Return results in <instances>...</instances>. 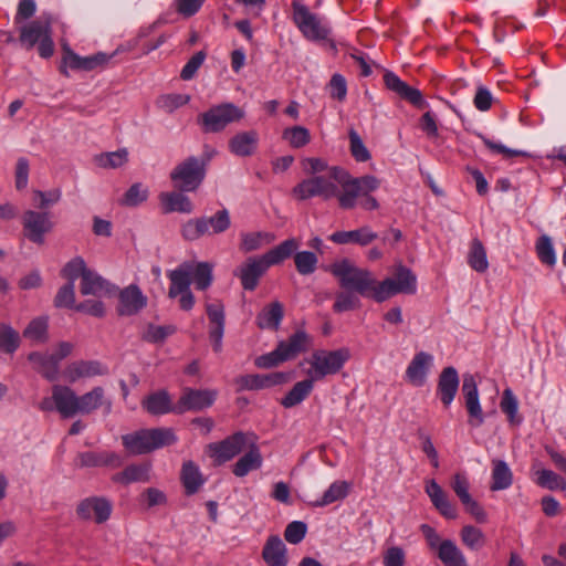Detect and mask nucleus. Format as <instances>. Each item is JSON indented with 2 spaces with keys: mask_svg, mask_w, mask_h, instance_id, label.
Listing matches in <instances>:
<instances>
[{
  "mask_svg": "<svg viewBox=\"0 0 566 566\" xmlns=\"http://www.w3.org/2000/svg\"><path fill=\"white\" fill-rule=\"evenodd\" d=\"M329 272L338 280L342 289L354 290L358 295L377 303L399 293L413 294L417 290L416 275L403 265L397 266L395 279L387 277L381 282L369 270L356 266L349 259L332 263Z\"/></svg>",
  "mask_w": 566,
  "mask_h": 566,
  "instance_id": "f257e3e1",
  "label": "nucleus"
},
{
  "mask_svg": "<svg viewBox=\"0 0 566 566\" xmlns=\"http://www.w3.org/2000/svg\"><path fill=\"white\" fill-rule=\"evenodd\" d=\"M331 177L343 188V192L338 196V205L342 209L352 210L357 205L368 211L379 208L377 199L370 195L380 186L377 177L373 175L352 177L347 170L338 166L331 167Z\"/></svg>",
  "mask_w": 566,
  "mask_h": 566,
  "instance_id": "f03ea898",
  "label": "nucleus"
},
{
  "mask_svg": "<svg viewBox=\"0 0 566 566\" xmlns=\"http://www.w3.org/2000/svg\"><path fill=\"white\" fill-rule=\"evenodd\" d=\"M298 249L296 239H287L261 256H251L235 269L233 275L240 279L241 285L245 291H254L259 285L260 279L266 273L270 266L280 264L293 255Z\"/></svg>",
  "mask_w": 566,
  "mask_h": 566,
  "instance_id": "7ed1b4c3",
  "label": "nucleus"
},
{
  "mask_svg": "<svg viewBox=\"0 0 566 566\" xmlns=\"http://www.w3.org/2000/svg\"><path fill=\"white\" fill-rule=\"evenodd\" d=\"M177 440L174 429L165 427L139 429L122 436V444L132 455L151 453L175 444Z\"/></svg>",
  "mask_w": 566,
  "mask_h": 566,
  "instance_id": "20e7f679",
  "label": "nucleus"
},
{
  "mask_svg": "<svg viewBox=\"0 0 566 566\" xmlns=\"http://www.w3.org/2000/svg\"><path fill=\"white\" fill-rule=\"evenodd\" d=\"M231 227L228 209L222 208L212 216L189 219L181 226V235L186 241H196L202 237H212L226 232Z\"/></svg>",
  "mask_w": 566,
  "mask_h": 566,
  "instance_id": "39448f33",
  "label": "nucleus"
},
{
  "mask_svg": "<svg viewBox=\"0 0 566 566\" xmlns=\"http://www.w3.org/2000/svg\"><path fill=\"white\" fill-rule=\"evenodd\" d=\"M292 20L306 40L332 41V29L324 17L313 13L307 6L296 0L292 2Z\"/></svg>",
  "mask_w": 566,
  "mask_h": 566,
  "instance_id": "423d86ee",
  "label": "nucleus"
},
{
  "mask_svg": "<svg viewBox=\"0 0 566 566\" xmlns=\"http://www.w3.org/2000/svg\"><path fill=\"white\" fill-rule=\"evenodd\" d=\"M210 158L211 155L206 158L190 156L179 163L170 172L175 188L180 191H196L205 180Z\"/></svg>",
  "mask_w": 566,
  "mask_h": 566,
  "instance_id": "0eeeda50",
  "label": "nucleus"
},
{
  "mask_svg": "<svg viewBox=\"0 0 566 566\" xmlns=\"http://www.w3.org/2000/svg\"><path fill=\"white\" fill-rule=\"evenodd\" d=\"M244 115V111L235 104L221 103L201 113L197 123L205 134H216L224 130L230 124L240 122Z\"/></svg>",
  "mask_w": 566,
  "mask_h": 566,
  "instance_id": "6e6552de",
  "label": "nucleus"
},
{
  "mask_svg": "<svg viewBox=\"0 0 566 566\" xmlns=\"http://www.w3.org/2000/svg\"><path fill=\"white\" fill-rule=\"evenodd\" d=\"M349 358V350L345 347L335 350H315L311 356V368L306 374L314 381L322 380L328 375L337 374Z\"/></svg>",
  "mask_w": 566,
  "mask_h": 566,
  "instance_id": "1a4fd4ad",
  "label": "nucleus"
},
{
  "mask_svg": "<svg viewBox=\"0 0 566 566\" xmlns=\"http://www.w3.org/2000/svg\"><path fill=\"white\" fill-rule=\"evenodd\" d=\"M336 180L331 177V168L328 169V177L314 176L298 182L293 188V195L300 200H307L313 197H321L324 200H329L340 195Z\"/></svg>",
  "mask_w": 566,
  "mask_h": 566,
  "instance_id": "9d476101",
  "label": "nucleus"
},
{
  "mask_svg": "<svg viewBox=\"0 0 566 566\" xmlns=\"http://www.w3.org/2000/svg\"><path fill=\"white\" fill-rule=\"evenodd\" d=\"M252 438H254L253 433L238 431L222 441L209 443L207 446V452L209 457L213 459L214 464L221 465L232 460L247 448V444Z\"/></svg>",
  "mask_w": 566,
  "mask_h": 566,
  "instance_id": "9b49d317",
  "label": "nucleus"
},
{
  "mask_svg": "<svg viewBox=\"0 0 566 566\" xmlns=\"http://www.w3.org/2000/svg\"><path fill=\"white\" fill-rule=\"evenodd\" d=\"M23 234L32 243L42 245L45 235L54 229V222L48 211L27 210L22 217Z\"/></svg>",
  "mask_w": 566,
  "mask_h": 566,
  "instance_id": "f8f14e48",
  "label": "nucleus"
},
{
  "mask_svg": "<svg viewBox=\"0 0 566 566\" xmlns=\"http://www.w3.org/2000/svg\"><path fill=\"white\" fill-rule=\"evenodd\" d=\"M112 502L105 496H88L81 500L76 506V515L82 521H94L103 524L111 517Z\"/></svg>",
  "mask_w": 566,
  "mask_h": 566,
  "instance_id": "ddd939ff",
  "label": "nucleus"
},
{
  "mask_svg": "<svg viewBox=\"0 0 566 566\" xmlns=\"http://www.w3.org/2000/svg\"><path fill=\"white\" fill-rule=\"evenodd\" d=\"M461 390L469 416L468 424L472 428L481 427L484 423V413L480 403L478 384L473 375H463Z\"/></svg>",
  "mask_w": 566,
  "mask_h": 566,
  "instance_id": "4468645a",
  "label": "nucleus"
},
{
  "mask_svg": "<svg viewBox=\"0 0 566 566\" xmlns=\"http://www.w3.org/2000/svg\"><path fill=\"white\" fill-rule=\"evenodd\" d=\"M52 22L51 14L43 13L36 20L23 25L19 36L21 45L27 50L33 49L35 44L52 33Z\"/></svg>",
  "mask_w": 566,
  "mask_h": 566,
  "instance_id": "2eb2a0df",
  "label": "nucleus"
},
{
  "mask_svg": "<svg viewBox=\"0 0 566 566\" xmlns=\"http://www.w3.org/2000/svg\"><path fill=\"white\" fill-rule=\"evenodd\" d=\"M290 379L289 373L275 371L268 375H242L235 378L237 391L261 390L285 384Z\"/></svg>",
  "mask_w": 566,
  "mask_h": 566,
  "instance_id": "dca6fc26",
  "label": "nucleus"
},
{
  "mask_svg": "<svg viewBox=\"0 0 566 566\" xmlns=\"http://www.w3.org/2000/svg\"><path fill=\"white\" fill-rule=\"evenodd\" d=\"M188 272L187 279L190 285L193 283L195 287L199 291L208 290L213 282V268L208 262H191L185 261L180 263L175 270L169 272Z\"/></svg>",
  "mask_w": 566,
  "mask_h": 566,
  "instance_id": "f3484780",
  "label": "nucleus"
},
{
  "mask_svg": "<svg viewBox=\"0 0 566 566\" xmlns=\"http://www.w3.org/2000/svg\"><path fill=\"white\" fill-rule=\"evenodd\" d=\"M217 390L187 388L176 405V413L187 410H202L213 405Z\"/></svg>",
  "mask_w": 566,
  "mask_h": 566,
  "instance_id": "a211bd4d",
  "label": "nucleus"
},
{
  "mask_svg": "<svg viewBox=\"0 0 566 566\" xmlns=\"http://www.w3.org/2000/svg\"><path fill=\"white\" fill-rule=\"evenodd\" d=\"M186 271L181 272H167V276L170 281L168 290L169 298H176L179 296V307L182 311H191L195 306V295L190 290V282L187 279Z\"/></svg>",
  "mask_w": 566,
  "mask_h": 566,
  "instance_id": "6ab92c4d",
  "label": "nucleus"
},
{
  "mask_svg": "<svg viewBox=\"0 0 566 566\" xmlns=\"http://www.w3.org/2000/svg\"><path fill=\"white\" fill-rule=\"evenodd\" d=\"M123 463L124 460L122 455L107 450L80 452L75 459V465L78 468L117 469L122 467Z\"/></svg>",
  "mask_w": 566,
  "mask_h": 566,
  "instance_id": "aec40b11",
  "label": "nucleus"
},
{
  "mask_svg": "<svg viewBox=\"0 0 566 566\" xmlns=\"http://www.w3.org/2000/svg\"><path fill=\"white\" fill-rule=\"evenodd\" d=\"M107 374V366L98 360H75L70 363L63 370L65 380L71 384L82 378L104 376Z\"/></svg>",
  "mask_w": 566,
  "mask_h": 566,
  "instance_id": "412c9836",
  "label": "nucleus"
},
{
  "mask_svg": "<svg viewBox=\"0 0 566 566\" xmlns=\"http://www.w3.org/2000/svg\"><path fill=\"white\" fill-rule=\"evenodd\" d=\"M147 305V297L136 284H130L118 294L117 313L120 316H132L139 313Z\"/></svg>",
  "mask_w": 566,
  "mask_h": 566,
  "instance_id": "4be33fe9",
  "label": "nucleus"
},
{
  "mask_svg": "<svg viewBox=\"0 0 566 566\" xmlns=\"http://www.w3.org/2000/svg\"><path fill=\"white\" fill-rule=\"evenodd\" d=\"M460 385L458 370L453 366L444 367L438 376L437 396L444 408L453 402Z\"/></svg>",
  "mask_w": 566,
  "mask_h": 566,
  "instance_id": "5701e85b",
  "label": "nucleus"
},
{
  "mask_svg": "<svg viewBox=\"0 0 566 566\" xmlns=\"http://www.w3.org/2000/svg\"><path fill=\"white\" fill-rule=\"evenodd\" d=\"M206 312L209 318V337L216 353L222 349V338L226 326L224 306L221 302L206 304Z\"/></svg>",
  "mask_w": 566,
  "mask_h": 566,
  "instance_id": "b1692460",
  "label": "nucleus"
},
{
  "mask_svg": "<svg viewBox=\"0 0 566 566\" xmlns=\"http://www.w3.org/2000/svg\"><path fill=\"white\" fill-rule=\"evenodd\" d=\"M384 82L388 90L395 92L399 97L406 99L413 106L422 108L426 105L421 92L401 81L394 72L386 71L384 74Z\"/></svg>",
  "mask_w": 566,
  "mask_h": 566,
  "instance_id": "393cba45",
  "label": "nucleus"
},
{
  "mask_svg": "<svg viewBox=\"0 0 566 566\" xmlns=\"http://www.w3.org/2000/svg\"><path fill=\"white\" fill-rule=\"evenodd\" d=\"M52 399L55 410L62 418H72L78 413L77 396L73 389L67 386L54 385L52 388Z\"/></svg>",
  "mask_w": 566,
  "mask_h": 566,
  "instance_id": "a878e982",
  "label": "nucleus"
},
{
  "mask_svg": "<svg viewBox=\"0 0 566 566\" xmlns=\"http://www.w3.org/2000/svg\"><path fill=\"white\" fill-rule=\"evenodd\" d=\"M433 364V356L427 352L417 353L406 369V379L416 387L427 381L428 373Z\"/></svg>",
  "mask_w": 566,
  "mask_h": 566,
  "instance_id": "bb28decb",
  "label": "nucleus"
},
{
  "mask_svg": "<svg viewBox=\"0 0 566 566\" xmlns=\"http://www.w3.org/2000/svg\"><path fill=\"white\" fill-rule=\"evenodd\" d=\"M378 238L370 227L364 226L349 231H336L329 235V240L336 244H357L366 247Z\"/></svg>",
  "mask_w": 566,
  "mask_h": 566,
  "instance_id": "cd10ccee",
  "label": "nucleus"
},
{
  "mask_svg": "<svg viewBox=\"0 0 566 566\" xmlns=\"http://www.w3.org/2000/svg\"><path fill=\"white\" fill-rule=\"evenodd\" d=\"M248 452L243 454L233 465L232 472L235 476L243 478L250 471L258 470L262 467L263 458L259 446L256 444V437L252 438L247 444Z\"/></svg>",
  "mask_w": 566,
  "mask_h": 566,
  "instance_id": "c85d7f7f",
  "label": "nucleus"
},
{
  "mask_svg": "<svg viewBox=\"0 0 566 566\" xmlns=\"http://www.w3.org/2000/svg\"><path fill=\"white\" fill-rule=\"evenodd\" d=\"M426 493L430 497L433 506L439 511V513L448 520H454L458 516L457 509L449 501L447 493L436 482V480H430L426 485Z\"/></svg>",
  "mask_w": 566,
  "mask_h": 566,
  "instance_id": "c756f323",
  "label": "nucleus"
},
{
  "mask_svg": "<svg viewBox=\"0 0 566 566\" xmlns=\"http://www.w3.org/2000/svg\"><path fill=\"white\" fill-rule=\"evenodd\" d=\"M308 346V335L305 331H296L286 340H281L276 349L284 361L294 359L304 353Z\"/></svg>",
  "mask_w": 566,
  "mask_h": 566,
  "instance_id": "7c9ffc66",
  "label": "nucleus"
},
{
  "mask_svg": "<svg viewBox=\"0 0 566 566\" xmlns=\"http://www.w3.org/2000/svg\"><path fill=\"white\" fill-rule=\"evenodd\" d=\"M308 346V335L305 331H296L286 340H281L276 349L284 361L294 359L304 353Z\"/></svg>",
  "mask_w": 566,
  "mask_h": 566,
  "instance_id": "2f4dec72",
  "label": "nucleus"
},
{
  "mask_svg": "<svg viewBox=\"0 0 566 566\" xmlns=\"http://www.w3.org/2000/svg\"><path fill=\"white\" fill-rule=\"evenodd\" d=\"M262 558L268 566H286V546L277 535H271L268 537L263 549Z\"/></svg>",
  "mask_w": 566,
  "mask_h": 566,
  "instance_id": "473e14b6",
  "label": "nucleus"
},
{
  "mask_svg": "<svg viewBox=\"0 0 566 566\" xmlns=\"http://www.w3.org/2000/svg\"><path fill=\"white\" fill-rule=\"evenodd\" d=\"M258 142L259 135L255 130L241 132L229 140V150L238 157H249L255 153Z\"/></svg>",
  "mask_w": 566,
  "mask_h": 566,
  "instance_id": "72a5a7b5",
  "label": "nucleus"
},
{
  "mask_svg": "<svg viewBox=\"0 0 566 566\" xmlns=\"http://www.w3.org/2000/svg\"><path fill=\"white\" fill-rule=\"evenodd\" d=\"M284 317L283 304L279 301L271 302L256 315L255 323L261 329L277 331Z\"/></svg>",
  "mask_w": 566,
  "mask_h": 566,
  "instance_id": "f704fd0d",
  "label": "nucleus"
},
{
  "mask_svg": "<svg viewBox=\"0 0 566 566\" xmlns=\"http://www.w3.org/2000/svg\"><path fill=\"white\" fill-rule=\"evenodd\" d=\"M184 192L185 191L178 190L160 193L159 200L164 213H191L193 211V205L191 200L186 195H184Z\"/></svg>",
  "mask_w": 566,
  "mask_h": 566,
  "instance_id": "c9c22d12",
  "label": "nucleus"
},
{
  "mask_svg": "<svg viewBox=\"0 0 566 566\" xmlns=\"http://www.w3.org/2000/svg\"><path fill=\"white\" fill-rule=\"evenodd\" d=\"M180 481L185 488L186 495L196 494L205 484L203 478L199 467L191 460L185 461L180 471Z\"/></svg>",
  "mask_w": 566,
  "mask_h": 566,
  "instance_id": "e433bc0d",
  "label": "nucleus"
},
{
  "mask_svg": "<svg viewBox=\"0 0 566 566\" xmlns=\"http://www.w3.org/2000/svg\"><path fill=\"white\" fill-rule=\"evenodd\" d=\"M142 406L148 413L154 416L176 412V407L172 406L170 396L166 390H158L148 395L142 401Z\"/></svg>",
  "mask_w": 566,
  "mask_h": 566,
  "instance_id": "4c0bfd02",
  "label": "nucleus"
},
{
  "mask_svg": "<svg viewBox=\"0 0 566 566\" xmlns=\"http://www.w3.org/2000/svg\"><path fill=\"white\" fill-rule=\"evenodd\" d=\"M111 284L93 270L84 273L80 284V292L82 295L102 296L103 294L111 293Z\"/></svg>",
  "mask_w": 566,
  "mask_h": 566,
  "instance_id": "58836bf2",
  "label": "nucleus"
},
{
  "mask_svg": "<svg viewBox=\"0 0 566 566\" xmlns=\"http://www.w3.org/2000/svg\"><path fill=\"white\" fill-rule=\"evenodd\" d=\"M437 556L444 566H468L462 551L452 539L441 542Z\"/></svg>",
  "mask_w": 566,
  "mask_h": 566,
  "instance_id": "ea45409f",
  "label": "nucleus"
},
{
  "mask_svg": "<svg viewBox=\"0 0 566 566\" xmlns=\"http://www.w3.org/2000/svg\"><path fill=\"white\" fill-rule=\"evenodd\" d=\"M29 360L34 364L36 370L46 379L55 380L57 378L60 363L51 354L31 353Z\"/></svg>",
  "mask_w": 566,
  "mask_h": 566,
  "instance_id": "a19ab883",
  "label": "nucleus"
},
{
  "mask_svg": "<svg viewBox=\"0 0 566 566\" xmlns=\"http://www.w3.org/2000/svg\"><path fill=\"white\" fill-rule=\"evenodd\" d=\"M350 484L346 481H335L324 492L323 496L310 502L313 507H324L334 502L344 500L349 493Z\"/></svg>",
  "mask_w": 566,
  "mask_h": 566,
  "instance_id": "79ce46f5",
  "label": "nucleus"
},
{
  "mask_svg": "<svg viewBox=\"0 0 566 566\" xmlns=\"http://www.w3.org/2000/svg\"><path fill=\"white\" fill-rule=\"evenodd\" d=\"M314 380L307 376L306 379L296 382L292 389L282 398L281 405L284 408H293L305 400L312 392Z\"/></svg>",
  "mask_w": 566,
  "mask_h": 566,
  "instance_id": "37998d69",
  "label": "nucleus"
},
{
  "mask_svg": "<svg viewBox=\"0 0 566 566\" xmlns=\"http://www.w3.org/2000/svg\"><path fill=\"white\" fill-rule=\"evenodd\" d=\"M149 471L150 467L147 464H130L115 474L112 480L125 485L135 482H148L150 480Z\"/></svg>",
  "mask_w": 566,
  "mask_h": 566,
  "instance_id": "c03bdc74",
  "label": "nucleus"
},
{
  "mask_svg": "<svg viewBox=\"0 0 566 566\" xmlns=\"http://www.w3.org/2000/svg\"><path fill=\"white\" fill-rule=\"evenodd\" d=\"M492 464V483L490 489L492 491L509 489L513 483V474L507 463L503 460H493Z\"/></svg>",
  "mask_w": 566,
  "mask_h": 566,
  "instance_id": "a18cd8bd",
  "label": "nucleus"
},
{
  "mask_svg": "<svg viewBox=\"0 0 566 566\" xmlns=\"http://www.w3.org/2000/svg\"><path fill=\"white\" fill-rule=\"evenodd\" d=\"M240 237V250L244 253L259 250L263 244H269L275 239L273 233L262 231L242 232Z\"/></svg>",
  "mask_w": 566,
  "mask_h": 566,
  "instance_id": "49530a36",
  "label": "nucleus"
},
{
  "mask_svg": "<svg viewBox=\"0 0 566 566\" xmlns=\"http://www.w3.org/2000/svg\"><path fill=\"white\" fill-rule=\"evenodd\" d=\"M468 264L479 273H484L489 269L486 250L482 241L478 238H474L471 242L470 251L468 253Z\"/></svg>",
  "mask_w": 566,
  "mask_h": 566,
  "instance_id": "de8ad7c7",
  "label": "nucleus"
},
{
  "mask_svg": "<svg viewBox=\"0 0 566 566\" xmlns=\"http://www.w3.org/2000/svg\"><path fill=\"white\" fill-rule=\"evenodd\" d=\"M77 399L78 413H91L103 405L104 389L102 387H94L91 391L77 396Z\"/></svg>",
  "mask_w": 566,
  "mask_h": 566,
  "instance_id": "09e8293b",
  "label": "nucleus"
},
{
  "mask_svg": "<svg viewBox=\"0 0 566 566\" xmlns=\"http://www.w3.org/2000/svg\"><path fill=\"white\" fill-rule=\"evenodd\" d=\"M20 335L10 325L0 323V350L12 355L20 346Z\"/></svg>",
  "mask_w": 566,
  "mask_h": 566,
  "instance_id": "8fccbe9b",
  "label": "nucleus"
},
{
  "mask_svg": "<svg viewBox=\"0 0 566 566\" xmlns=\"http://www.w3.org/2000/svg\"><path fill=\"white\" fill-rule=\"evenodd\" d=\"M294 263L296 271L301 275H311L317 269L318 258L314 252L301 251L294 252Z\"/></svg>",
  "mask_w": 566,
  "mask_h": 566,
  "instance_id": "3c124183",
  "label": "nucleus"
},
{
  "mask_svg": "<svg viewBox=\"0 0 566 566\" xmlns=\"http://www.w3.org/2000/svg\"><path fill=\"white\" fill-rule=\"evenodd\" d=\"M500 407L507 416V420L511 424H520L522 422V418L517 416L518 401L510 388L503 391Z\"/></svg>",
  "mask_w": 566,
  "mask_h": 566,
  "instance_id": "603ef678",
  "label": "nucleus"
},
{
  "mask_svg": "<svg viewBox=\"0 0 566 566\" xmlns=\"http://www.w3.org/2000/svg\"><path fill=\"white\" fill-rule=\"evenodd\" d=\"M48 327L46 317H36L29 323L23 336L32 342L44 343L48 339Z\"/></svg>",
  "mask_w": 566,
  "mask_h": 566,
  "instance_id": "864d4df0",
  "label": "nucleus"
},
{
  "mask_svg": "<svg viewBox=\"0 0 566 566\" xmlns=\"http://www.w3.org/2000/svg\"><path fill=\"white\" fill-rule=\"evenodd\" d=\"M90 269L86 266V263L82 256H75L70 260L61 270V276L67 280V283H73L75 285V281L84 276V273Z\"/></svg>",
  "mask_w": 566,
  "mask_h": 566,
  "instance_id": "5fc2aeb1",
  "label": "nucleus"
},
{
  "mask_svg": "<svg viewBox=\"0 0 566 566\" xmlns=\"http://www.w3.org/2000/svg\"><path fill=\"white\" fill-rule=\"evenodd\" d=\"M345 290L346 291L336 294V300L335 303L333 304V311L335 313H344L360 307V301L358 296L354 294L358 293L354 290Z\"/></svg>",
  "mask_w": 566,
  "mask_h": 566,
  "instance_id": "6e6d98bb",
  "label": "nucleus"
},
{
  "mask_svg": "<svg viewBox=\"0 0 566 566\" xmlns=\"http://www.w3.org/2000/svg\"><path fill=\"white\" fill-rule=\"evenodd\" d=\"M536 483L539 486L548 489L551 491L566 490V481L554 471L547 469H542L537 471Z\"/></svg>",
  "mask_w": 566,
  "mask_h": 566,
  "instance_id": "4d7b16f0",
  "label": "nucleus"
},
{
  "mask_svg": "<svg viewBox=\"0 0 566 566\" xmlns=\"http://www.w3.org/2000/svg\"><path fill=\"white\" fill-rule=\"evenodd\" d=\"M462 543L470 549L476 551L484 546L485 536L483 532L472 525H465L460 532Z\"/></svg>",
  "mask_w": 566,
  "mask_h": 566,
  "instance_id": "13d9d810",
  "label": "nucleus"
},
{
  "mask_svg": "<svg viewBox=\"0 0 566 566\" xmlns=\"http://www.w3.org/2000/svg\"><path fill=\"white\" fill-rule=\"evenodd\" d=\"M349 136V150L354 159L358 163H366L371 158V155L365 146L359 134L352 128L348 133Z\"/></svg>",
  "mask_w": 566,
  "mask_h": 566,
  "instance_id": "bf43d9fd",
  "label": "nucleus"
},
{
  "mask_svg": "<svg viewBox=\"0 0 566 566\" xmlns=\"http://www.w3.org/2000/svg\"><path fill=\"white\" fill-rule=\"evenodd\" d=\"M148 198V189L140 182L132 185L125 192L120 203L127 207H137Z\"/></svg>",
  "mask_w": 566,
  "mask_h": 566,
  "instance_id": "052dcab7",
  "label": "nucleus"
},
{
  "mask_svg": "<svg viewBox=\"0 0 566 566\" xmlns=\"http://www.w3.org/2000/svg\"><path fill=\"white\" fill-rule=\"evenodd\" d=\"M128 160V151L123 148L116 151L101 154L96 157L99 167L103 168H118Z\"/></svg>",
  "mask_w": 566,
  "mask_h": 566,
  "instance_id": "680f3d73",
  "label": "nucleus"
},
{
  "mask_svg": "<svg viewBox=\"0 0 566 566\" xmlns=\"http://www.w3.org/2000/svg\"><path fill=\"white\" fill-rule=\"evenodd\" d=\"M176 333V327L174 325H154L149 324L147 329L143 336L146 342L149 343H163L165 339Z\"/></svg>",
  "mask_w": 566,
  "mask_h": 566,
  "instance_id": "e2e57ef3",
  "label": "nucleus"
},
{
  "mask_svg": "<svg viewBox=\"0 0 566 566\" xmlns=\"http://www.w3.org/2000/svg\"><path fill=\"white\" fill-rule=\"evenodd\" d=\"M190 101V96L187 94H165L161 95L158 101L157 105L159 108L164 109L167 113H172L177 108L188 104Z\"/></svg>",
  "mask_w": 566,
  "mask_h": 566,
  "instance_id": "0e129e2a",
  "label": "nucleus"
},
{
  "mask_svg": "<svg viewBox=\"0 0 566 566\" xmlns=\"http://www.w3.org/2000/svg\"><path fill=\"white\" fill-rule=\"evenodd\" d=\"M283 137L287 139L290 145L294 148L304 147L311 140L310 130L303 126L286 128L283 132Z\"/></svg>",
  "mask_w": 566,
  "mask_h": 566,
  "instance_id": "69168bd1",
  "label": "nucleus"
},
{
  "mask_svg": "<svg viewBox=\"0 0 566 566\" xmlns=\"http://www.w3.org/2000/svg\"><path fill=\"white\" fill-rule=\"evenodd\" d=\"M536 252L539 261L549 266L555 265L556 255L553 243L547 235H542L536 242Z\"/></svg>",
  "mask_w": 566,
  "mask_h": 566,
  "instance_id": "338daca9",
  "label": "nucleus"
},
{
  "mask_svg": "<svg viewBox=\"0 0 566 566\" xmlns=\"http://www.w3.org/2000/svg\"><path fill=\"white\" fill-rule=\"evenodd\" d=\"M54 305L56 307L74 308L75 304V285L66 283L61 286L54 297Z\"/></svg>",
  "mask_w": 566,
  "mask_h": 566,
  "instance_id": "774afa93",
  "label": "nucleus"
}]
</instances>
